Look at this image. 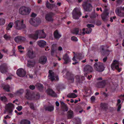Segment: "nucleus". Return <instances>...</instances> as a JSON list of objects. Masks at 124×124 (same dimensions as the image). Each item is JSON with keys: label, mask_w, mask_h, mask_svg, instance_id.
I'll return each mask as SVG.
<instances>
[{"label": "nucleus", "mask_w": 124, "mask_h": 124, "mask_svg": "<svg viewBox=\"0 0 124 124\" xmlns=\"http://www.w3.org/2000/svg\"><path fill=\"white\" fill-rule=\"evenodd\" d=\"M46 36L43 30H36L34 34L28 35L29 38L37 40L38 38L39 39L45 38Z\"/></svg>", "instance_id": "obj_1"}, {"label": "nucleus", "mask_w": 124, "mask_h": 124, "mask_svg": "<svg viewBox=\"0 0 124 124\" xmlns=\"http://www.w3.org/2000/svg\"><path fill=\"white\" fill-rule=\"evenodd\" d=\"M26 91V92L25 97L27 99L36 100L40 98V95L38 93L31 94L29 90H27Z\"/></svg>", "instance_id": "obj_2"}, {"label": "nucleus", "mask_w": 124, "mask_h": 124, "mask_svg": "<svg viewBox=\"0 0 124 124\" xmlns=\"http://www.w3.org/2000/svg\"><path fill=\"white\" fill-rule=\"evenodd\" d=\"M72 17L75 19H78L81 15L82 14L79 8H76L73 10L72 12Z\"/></svg>", "instance_id": "obj_3"}, {"label": "nucleus", "mask_w": 124, "mask_h": 124, "mask_svg": "<svg viewBox=\"0 0 124 124\" xmlns=\"http://www.w3.org/2000/svg\"><path fill=\"white\" fill-rule=\"evenodd\" d=\"M31 11L29 8L23 6L21 7L19 10V13L23 15H29Z\"/></svg>", "instance_id": "obj_4"}, {"label": "nucleus", "mask_w": 124, "mask_h": 124, "mask_svg": "<svg viewBox=\"0 0 124 124\" xmlns=\"http://www.w3.org/2000/svg\"><path fill=\"white\" fill-rule=\"evenodd\" d=\"M122 63L121 62L116 60H115L112 65H111V67L112 69L115 68L119 72H120L121 69L120 66L122 65Z\"/></svg>", "instance_id": "obj_5"}, {"label": "nucleus", "mask_w": 124, "mask_h": 124, "mask_svg": "<svg viewBox=\"0 0 124 124\" xmlns=\"http://www.w3.org/2000/svg\"><path fill=\"white\" fill-rule=\"evenodd\" d=\"M23 21L22 20H17L15 21L14 24L15 27L16 29L20 30L26 28V26L23 24Z\"/></svg>", "instance_id": "obj_6"}, {"label": "nucleus", "mask_w": 124, "mask_h": 124, "mask_svg": "<svg viewBox=\"0 0 124 124\" xmlns=\"http://www.w3.org/2000/svg\"><path fill=\"white\" fill-rule=\"evenodd\" d=\"M94 69L97 71L102 72L104 70V64L102 63L97 62L94 64Z\"/></svg>", "instance_id": "obj_7"}, {"label": "nucleus", "mask_w": 124, "mask_h": 124, "mask_svg": "<svg viewBox=\"0 0 124 124\" xmlns=\"http://www.w3.org/2000/svg\"><path fill=\"white\" fill-rule=\"evenodd\" d=\"M124 11V7L120 6L117 7L115 10L116 14L118 16L120 17L124 16V13L122 12Z\"/></svg>", "instance_id": "obj_8"}, {"label": "nucleus", "mask_w": 124, "mask_h": 124, "mask_svg": "<svg viewBox=\"0 0 124 124\" xmlns=\"http://www.w3.org/2000/svg\"><path fill=\"white\" fill-rule=\"evenodd\" d=\"M29 22L31 25L35 26H37L40 23V21L39 19L32 18L30 19Z\"/></svg>", "instance_id": "obj_9"}, {"label": "nucleus", "mask_w": 124, "mask_h": 124, "mask_svg": "<svg viewBox=\"0 0 124 124\" xmlns=\"http://www.w3.org/2000/svg\"><path fill=\"white\" fill-rule=\"evenodd\" d=\"M49 75L48 77L49 79H50L52 81L54 80H58V76L54 74V73L52 71H49Z\"/></svg>", "instance_id": "obj_10"}, {"label": "nucleus", "mask_w": 124, "mask_h": 124, "mask_svg": "<svg viewBox=\"0 0 124 124\" xmlns=\"http://www.w3.org/2000/svg\"><path fill=\"white\" fill-rule=\"evenodd\" d=\"M83 6L84 9L86 11H91L93 7L91 5L88 3L87 2H85Z\"/></svg>", "instance_id": "obj_11"}, {"label": "nucleus", "mask_w": 124, "mask_h": 124, "mask_svg": "<svg viewBox=\"0 0 124 124\" xmlns=\"http://www.w3.org/2000/svg\"><path fill=\"white\" fill-rule=\"evenodd\" d=\"M25 71L22 68L18 69L16 71V73L18 76L23 77H24L26 74Z\"/></svg>", "instance_id": "obj_12"}, {"label": "nucleus", "mask_w": 124, "mask_h": 124, "mask_svg": "<svg viewBox=\"0 0 124 124\" xmlns=\"http://www.w3.org/2000/svg\"><path fill=\"white\" fill-rule=\"evenodd\" d=\"M8 67L6 64L4 63L0 66V71L1 73H5L8 72Z\"/></svg>", "instance_id": "obj_13"}, {"label": "nucleus", "mask_w": 124, "mask_h": 124, "mask_svg": "<svg viewBox=\"0 0 124 124\" xmlns=\"http://www.w3.org/2000/svg\"><path fill=\"white\" fill-rule=\"evenodd\" d=\"M14 108V105L12 103H9L7 104L5 107L6 110L10 113H11L13 111V109Z\"/></svg>", "instance_id": "obj_14"}, {"label": "nucleus", "mask_w": 124, "mask_h": 124, "mask_svg": "<svg viewBox=\"0 0 124 124\" xmlns=\"http://www.w3.org/2000/svg\"><path fill=\"white\" fill-rule=\"evenodd\" d=\"M54 15L53 13L51 12L46 15L45 18L46 21L49 22H51L53 21L52 17Z\"/></svg>", "instance_id": "obj_15"}, {"label": "nucleus", "mask_w": 124, "mask_h": 124, "mask_svg": "<svg viewBox=\"0 0 124 124\" xmlns=\"http://www.w3.org/2000/svg\"><path fill=\"white\" fill-rule=\"evenodd\" d=\"M27 55L28 57L31 59L33 58L35 56V54L33 50L31 49L28 50Z\"/></svg>", "instance_id": "obj_16"}, {"label": "nucleus", "mask_w": 124, "mask_h": 124, "mask_svg": "<svg viewBox=\"0 0 124 124\" xmlns=\"http://www.w3.org/2000/svg\"><path fill=\"white\" fill-rule=\"evenodd\" d=\"M84 71L85 72H87V73L92 72L93 71V69L90 66L87 65L84 68Z\"/></svg>", "instance_id": "obj_17"}, {"label": "nucleus", "mask_w": 124, "mask_h": 124, "mask_svg": "<svg viewBox=\"0 0 124 124\" xmlns=\"http://www.w3.org/2000/svg\"><path fill=\"white\" fill-rule=\"evenodd\" d=\"M63 59L64 61V62H63V63L64 64H67L70 62L69 56L67 54L63 55Z\"/></svg>", "instance_id": "obj_18"}, {"label": "nucleus", "mask_w": 124, "mask_h": 124, "mask_svg": "<svg viewBox=\"0 0 124 124\" xmlns=\"http://www.w3.org/2000/svg\"><path fill=\"white\" fill-rule=\"evenodd\" d=\"M35 62L33 60H30L27 61V66L29 67H33L35 65Z\"/></svg>", "instance_id": "obj_19"}, {"label": "nucleus", "mask_w": 124, "mask_h": 124, "mask_svg": "<svg viewBox=\"0 0 124 124\" xmlns=\"http://www.w3.org/2000/svg\"><path fill=\"white\" fill-rule=\"evenodd\" d=\"M47 59L46 57L44 56L41 57L39 60V62L42 64H44L46 62Z\"/></svg>", "instance_id": "obj_20"}, {"label": "nucleus", "mask_w": 124, "mask_h": 124, "mask_svg": "<svg viewBox=\"0 0 124 124\" xmlns=\"http://www.w3.org/2000/svg\"><path fill=\"white\" fill-rule=\"evenodd\" d=\"M53 34L54 38L57 39H58L61 37V34L57 30L54 31Z\"/></svg>", "instance_id": "obj_21"}, {"label": "nucleus", "mask_w": 124, "mask_h": 124, "mask_svg": "<svg viewBox=\"0 0 124 124\" xmlns=\"http://www.w3.org/2000/svg\"><path fill=\"white\" fill-rule=\"evenodd\" d=\"M46 42L43 40H40L37 42L38 44L41 47H43L46 45Z\"/></svg>", "instance_id": "obj_22"}, {"label": "nucleus", "mask_w": 124, "mask_h": 124, "mask_svg": "<svg viewBox=\"0 0 124 124\" xmlns=\"http://www.w3.org/2000/svg\"><path fill=\"white\" fill-rule=\"evenodd\" d=\"M25 39V38L21 36H18L16 37L14 39L15 41L16 42H18L20 41L24 40Z\"/></svg>", "instance_id": "obj_23"}, {"label": "nucleus", "mask_w": 124, "mask_h": 124, "mask_svg": "<svg viewBox=\"0 0 124 124\" xmlns=\"http://www.w3.org/2000/svg\"><path fill=\"white\" fill-rule=\"evenodd\" d=\"M67 117L68 119H71L73 117L74 113L73 111L70 110L67 112Z\"/></svg>", "instance_id": "obj_24"}, {"label": "nucleus", "mask_w": 124, "mask_h": 124, "mask_svg": "<svg viewBox=\"0 0 124 124\" xmlns=\"http://www.w3.org/2000/svg\"><path fill=\"white\" fill-rule=\"evenodd\" d=\"M109 13L106 12H105L101 15V16L103 20L105 21H106L107 20L108 16Z\"/></svg>", "instance_id": "obj_25"}, {"label": "nucleus", "mask_w": 124, "mask_h": 124, "mask_svg": "<svg viewBox=\"0 0 124 124\" xmlns=\"http://www.w3.org/2000/svg\"><path fill=\"white\" fill-rule=\"evenodd\" d=\"M85 30V28H84L82 29V31L81 29L79 28L78 31L77 33V34L76 35H78L80 36L84 35L85 34V33L84 32Z\"/></svg>", "instance_id": "obj_26"}, {"label": "nucleus", "mask_w": 124, "mask_h": 124, "mask_svg": "<svg viewBox=\"0 0 124 124\" xmlns=\"http://www.w3.org/2000/svg\"><path fill=\"white\" fill-rule=\"evenodd\" d=\"M47 93L49 95L54 97H55L56 96L55 93L52 90L48 89L46 91Z\"/></svg>", "instance_id": "obj_27"}, {"label": "nucleus", "mask_w": 124, "mask_h": 124, "mask_svg": "<svg viewBox=\"0 0 124 124\" xmlns=\"http://www.w3.org/2000/svg\"><path fill=\"white\" fill-rule=\"evenodd\" d=\"M56 47V45L55 44H54L52 46L51 49V54L52 56H54Z\"/></svg>", "instance_id": "obj_28"}, {"label": "nucleus", "mask_w": 124, "mask_h": 124, "mask_svg": "<svg viewBox=\"0 0 124 124\" xmlns=\"http://www.w3.org/2000/svg\"><path fill=\"white\" fill-rule=\"evenodd\" d=\"M106 85L105 81H103L101 82L98 83L97 86L99 88H102L104 87Z\"/></svg>", "instance_id": "obj_29"}, {"label": "nucleus", "mask_w": 124, "mask_h": 124, "mask_svg": "<svg viewBox=\"0 0 124 124\" xmlns=\"http://www.w3.org/2000/svg\"><path fill=\"white\" fill-rule=\"evenodd\" d=\"M55 6L54 4L50 3L48 1L46 2V6L47 8L49 9H51Z\"/></svg>", "instance_id": "obj_30"}, {"label": "nucleus", "mask_w": 124, "mask_h": 124, "mask_svg": "<svg viewBox=\"0 0 124 124\" xmlns=\"http://www.w3.org/2000/svg\"><path fill=\"white\" fill-rule=\"evenodd\" d=\"M67 97L70 98H75L77 97V95L74 93H71L68 94L67 95Z\"/></svg>", "instance_id": "obj_31"}, {"label": "nucleus", "mask_w": 124, "mask_h": 124, "mask_svg": "<svg viewBox=\"0 0 124 124\" xmlns=\"http://www.w3.org/2000/svg\"><path fill=\"white\" fill-rule=\"evenodd\" d=\"M20 124H30V122L28 120L23 119L21 121Z\"/></svg>", "instance_id": "obj_32"}, {"label": "nucleus", "mask_w": 124, "mask_h": 124, "mask_svg": "<svg viewBox=\"0 0 124 124\" xmlns=\"http://www.w3.org/2000/svg\"><path fill=\"white\" fill-rule=\"evenodd\" d=\"M46 110L50 111H51L54 110V107L52 106H48L46 108Z\"/></svg>", "instance_id": "obj_33"}, {"label": "nucleus", "mask_w": 124, "mask_h": 124, "mask_svg": "<svg viewBox=\"0 0 124 124\" xmlns=\"http://www.w3.org/2000/svg\"><path fill=\"white\" fill-rule=\"evenodd\" d=\"M121 101L120 99H118L117 101V105L118 106L117 111H119L120 110V109L121 108V105L119 104L121 102Z\"/></svg>", "instance_id": "obj_34"}, {"label": "nucleus", "mask_w": 124, "mask_h": 124, "mask_svg": "<svg viewBox=\"0 0 124 124\" xmlns=\"http://www.w3.org/2000/svg\"><path fill=\"white\" fill-rule=\"evenodd\" d=\"M13 24V23L10 22L7 26L6 28V30H10V29L12 27Z\"/></svg>", "instance_id": "obj_35"}, {"label": "nucleus", "mask_w": 124, "mask_h": 124, "mask_svg": "<svg viewBox=\"0 0 124 124\" xmlns=\"http://www.w3.org/2000/svg\"><path fill=\"white\" fill-rule=\"evenodd\" d=\"M24 92V91L23 89H21L17 91L15 93L16 95H19L22 94Z\"/></svg>", "instance_id": "obj_36"}, {"label": "nucleus", "mask_w": 124, "mask_h": 124, "mask_svg": "<svg viewBox=\"0 0 124 124\" xmlns=\"http://www.w3.org/2000/svg\"><path fill=\"white\" fill-rule=\"evenodd\" d=\"M0 100L3 102H6L8 101L7 98L5 96L0 97Z\"/></svg>", "instance_id": "obj_37"}, {"label": "nucleus", "mask_w": 124, "mask_h": 124, "mask_svg": "<svg viewBox=\"0 0 124 124\" xmlns=\"http://www.w3.org/2000/svg\"><path fill=\"white\" fill-rule=\"evenodd\" d=\"M101 107L103 109H106L107 108L108 105L105 103H101Z\"/></svg>", "instance_id": "obj_38"}, {"label": "nucleus", "mask_w": 124, "mask_h": 124, "mask_svg": "<svg viewBox=\"0 0 124 124\" xmlns=\"http://www.w3.org/2000/svg\"><path fill=\"white\" fill-rule=\"evenodd\" d=\"M5 20L3 18L0 19V25H3L5 23Z\"/></svg>", "instance_id": "obj_39"}, {"label": "nucleus", "mask_w": 124, "mask_h": 124, "mask_svg": "<svg viewBox=\"0 0 124 124\" xmlns=\"http://www.w3.org/2000/svg\"><path fill=\"white\" fill-rule=\"evenodd\" d=\"M10 88V87L9 85H7L3 87V89L6 91L8 92L9 91Z\"/></svg>", "instance_id": "obj_40"}, {"label": "nucleus", "mask_w": 124, "mask_h": 124, "mask_svg": "<svg viewBox=\"0 0 124 124\" xmlns=\"http://www.w3.org/2000/svg\"><path fill=\"white\" fill-rule=\"evenodd\" d=\"M78 28H76L74 29L72 31V33L76 35L77 34L78 31Z\"/></svg>", "instance_id": "obj_41"}, {"label": "nucleus", "mask_w": 124, "mask_h": 124, "mask_svg": "<svg viewBox=\"0 0 124 124\" xmlns=\"http://www.w3.org/2000/svg\"><path fill=\"white\" fill-rule=\"evenodd\" d=\"M4 37L5 39L8 40L10 39L11 36L10 35L6 34L4 36Z\"/></svg>", "instance_id": "obj_42"}, {"label": "nucleus", "mask_w": 124, "mask_h": 124, "mask_svg": "<svg viewBox=\"0 0 124 124\" xmlns=\"http://www.w3.org/2000/svg\"><path fill=\"white\" fill-rule=\"evenodd\" d=\"M36 86L39 89H42L43 87V85L40 83L37 84L36 85Z\"/></svg>", "instance_id": "obj_43"}, {"label": "nucleus", "mask_w": 124, "mask_h": 124, "mask_svg": "<svg viewBox=\"0 0 124 124\" xmlns=\"http://www.w3.org/2000/svg\"><path fill=\"white\" fill-rule=\"evenodd\" d=\"M61 103L62 105H63L64 106L65 111H67L68 109V107L63 102H61Z\"/></svg>", "instance_id": "obj_44"}, {"label": "nucleus", "mask_w": 124, "mask_h": 124, "mask_svg": "<svg viewBox=\"0 0 124 124\" xmlns=\"http://www.w3.org/2000/svg\"><path fill=\"white\" fill-rule=\"evenodd\" d=\"M86 33L87 34L90 33L92 31V29L91 28H87L86 29Z\"/></svg>", "instance_id": "obj_45"}, {"label": "nucleus", "mask_w": 124, "mask_h": 124, "mask_svg": "<svg viewBox=\"0 0 124 124\" xmlns=\"http://www.w3.org/2000/svg\"><path fill=\"white\" fill-rule=\"evenodd\" d=\"M30 108L32 110H35L36 109V108L34 107L33 104L32 103H31L30 104Z\"/></svg>", "instance_id": "obj_46"}, {"label": "nucleus", "mask_w": 124, "mask_h": 124, "mask_svg": "<svg viewBox=\"0 0 124 124\" xmlns=\"http://www.w3.org/2000/svg\"><path fill=\"white\" fill-rule=\"evenodd\" d=\"M71 39L72 40L74 41H77L78 40V39L77 38L74 36L71 37Z\"/></svg>", "instance_id": "obj_47"}, {"label": "nucleus", "mask_w": 124, "mask_h": 124, "mask_svg": "<svg viewBox=\"0 0 124 124\" xmlns=\"http://www.w3.org/2000/svg\"><path fill=\"white\" fill-rule=\"evenodd\" d=\"M16 109L19 111H20L23 109V107L22 106H18L16 108Z\"/></svg>", "instance_id": "obj_48"}, {"label": "nucleus", "mask_w": 124, "mask_h": 124, "mask_svg": "<svg viewBox=\"0 0 124 124\" xmlns=\"http://www.w3.org/2000/svg\"><path fill=\"white\" fill-rule=\"evenodd\" d=\"M86 26L88 28H91V27H93L94 26L92 24H88L86 25Z\"/></svg>", "instance_id": "obj_49"}, {"label": "nucleus", "mask_w": 124, "mask_h": 124, "mask_svg": "<svg viewBox=\"0 0 124 124\" xmlns=\"http://www.w3.org/2000/svg\"><path fill=\"white\" fill-rule=\"evenodd\" d=\"M123 0H118L117 1L116 6H118V4H120L122 2Z\"/></svg>", "instance_id": "obj_50"}, {"label": "nucleus", "mask_w": 124, "mask_h": 124, "mask_svg": "<svg viewBox=\"0 0 124 124\" xmlns=\"http://www.w3.org/2000/svg\"><path fill=\"white\" fill-rule=\"evenodd\" d=\"M15 50L14 49H13L12 50V51L11 52V53H12V54H10V56H13V55H15Z\"/></svg>", "instance_id": "obj_51"}, {"label": "nucleus", "mask_w": 124, "mask_h": 124, "mask_svg": "<svg viewBox=\"0 0 124 124\" xmlns=\"http://www.w3.org/2000/svg\"><path fill=\"white\" fill-rule=\"evenodd\" d=\"M1 51L4 53L7 54L8 50L6 49H4L2 50Z\"/></svg>", "instance_id": "obj_52"}, {"label": "nucleus", "mask_w": 124, "mask_h": 124, "mask_svg": "<svg viewBox=\"0 0 124 124\" xmlns=\"http://www.w3.org/2000/svg\"><path fill=\"white\" fill-rule=\"evenodd\" d=\"M76 78L77 81L79 82H80V77L78 76H76Z\"/></svg>", "instance_id": "obj_53"}, {"label": "nucleus", "mask_w": 124, "mask_h": 124, "mask_svg": "<svg viewBox=\"0 0 124 124\" xmlns=\"http://www.w3.org/2000/svg\"><path fill=\"white\" fill-rule=\"evenodd\" d=\"M95 99V97L94 96H92L91 98V100L93 102L94 101Z\"/></svg>", "instance_id": "obj_54"}, {"label": "nucleus", "mask_w": 124, "mask_h": 124, "mask_svg": "<svg viewBox=\"0 0 124 124\" xmlns=\"http://www.w3.org/2000/svg\"><path fill=\"white\" fill-rule=\"evenodd\" d=\"M96 17V15L94 13L92 14L90 16V17L91 18H95Z\"/></svg>", "instance_id": "obj_55"}, {"label": "nucleus", "mask_w": 124, "mask_h": 124, "mask_svg": "<svg viewBox=\"0 0 124 124\" xmlns=\"http://www.w3.org/2000/svg\"><path fill=\"white\" fill-rule=\"evenodd\" d=\"M29 88L30 89L33 90L35 88V86L34 85H31L29 86Z\"/></svg>", "instance_id": "obj_56"}, {"label": "nucleus", "mask_w": 124, "mask_h": 124, "mask_svg": "<svg viewBox=\"0 0 124 124\" xmlns=\"http://www.w3.org/2000/svg\"><path fill=\"white\" fill-rule=\"evenodd\" d=\"M102 7L103 8H106L108 6V4H103L102 5Z\"/></svg>", "instance_id": "obj_57"}, {"label": "nucleus", "mask_w": 124, "mask_h": 124, "mask_svg": "<svg viewBox=\"0 0 124 124\" xmlns=\"http://www.w3.org/2000/svg\"><path fill=\"white\" fill-rule=\"evenodd\" d=\"M37 15L36 14L33 13H32L31 16L32 17H34L36 16Z\"/></svg>", "instance_id": "obj_58"}, {"label": "nucleus", "mask_w": 124, "mask_h": 124, "mask_svg": "<svg viewBox=\"0 0 124 124\" xmlns=\"http://www.w3.org/2000/svg\"><path fill=\"white\" fill-rule=\"evenodd\" d=\"M18 48L19 50L24 49V47H22V46H18Z\"/></svg>", "instance_id": "obj_59"}, {"label": "nucleus", "mask_w": 124, "mask_h": 124, "mask_svg": "<svg viewBox=\"0 0 124 124\" xmlns=\"http://www.w3.org/2000/svg\"><path fill=\"white\" fill-rule=\"evenodd\" d=\"M101 24V22L100 21H98L96 23V24L97 25H100Z\"/></svg>", "instance_id": "obj_60"}, {"label": "nucleus", "mask_w": 124, "mask_h": 124, "mask_svg": "<svg viewBox=\"0 0 124 124\" xmlns=\"http://www.w3.org/2000/svg\"><path fill=\"white\" fill-rule=\"evenodd\" d=\"M107 57H105L104 58H103V61L104 62H105L106 61L107 59Z\"/></svg>", "instance_id": "obj_61"}, {"label": "nucleus", "mask_w": 124, "mask_h": 124, "mask_svg": "<svg viewBox=\"0 0 124 124\" xmlns=\"http://www.w3.org/2000/svg\"><path fill=\"white\" fill-rule=\"evenodd\" d=\"M62 48L61 46H59L58 47V50L59 51H61L62 50Z\"/></svg>", "instance_id": "obj_62"}, {"label": "nucleus", "mask_w": 124, "mask_h": 124, "mask_svg": "<svg viewBox=\"0 0 124 124\" xmlns=\"http://www.w3.org/2000/svg\"><path fill=\"white\" fill-rule=\"evenodd\" d=\"M55 104L57 106H59V103L58 101H56L55 102Z\"/></svg>", "instance_id": "obj_63"}, {"label": "nucleus", "mask_w": 124, "mask_h": 124, "mask_svg": "<svg viewBox=\"0 0 124 124\" xmlns=\"http://www.w3.org/2000/svg\"><path fill=\"white\" fill-rule=\"evenodd\" d=\"M72 60L73 61H76L77 60L75 59V56H74L72 58Z\"/></svg>", "instance_id": "obj_64"}]
</instances>
